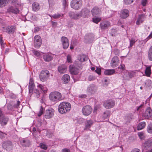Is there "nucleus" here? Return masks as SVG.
<instances>
[{"label": "nucleus", "mask_w": 152, "mask_h": 152, "mask_svg": "<svg viewBox=\"0 0 152 152\" xmlns=\"http://www.w3.org/2000/svg\"><path fill=\"white\" fill-rule=\"evenodd\" d=\"M71 108V105L70 103L63 102H61L59 105L58 110L60 113L63 114L69 112Z\"/></svg>", "instance_id": "nucleus-1"}, {"label": "nucleus", "mask_w": 152, "mask_h": 152, "mask_svg": "<svg viewBox=\"0 0 152 152\" xmlns=\"http://www.w3.org/2000/svg\"><path fill=\"white\" fill-rule=\"evenodd\" d=\"M49 97L51 101L55 103L63 99L61 93L57 91L51 92L49 94Z\"/></svg>", "instance_id": "nucleus-2"}, {"label": "nucleus", "mask_w": 152, "mask_h": 152, "mask_svg": "<svg viewBox=\"0 0 152 152\" xmlns=\"http://www.w3.org/2000/svg\"><path fill=\"white\" fill-rule=\"evenodd\" d=\"M82 4V0H72L71 2L70 5L72 8L77 10L81 7Z\"/></svg>", "instance_id": "nucleus-3"}, {"label": "nucleus", "mask_w": 152, "mask_h": 152, "mask_svg": "<svg viewBox=\"0 0 152 152\" xmlns=\"http://www.w3.org/2000/svg\"><path fill=\"white\" fill-rule=\"evenodd\" d=\"M49 72L48 70H42L40 73L39 78L41 81L44 82L49 77Z\"/></svg>", "instance_id": "nucleus-4"}, {"label": "nucleus", "mask_w": 152, "mask_h": 152, "mask_svg": "<svg viewBox=\"0 0 152 152\" xmlns=\"http://www.w3.org/2000/svg\"><path fill=\"white\" fill-rule=\"evenodd\" d=\"M87 57L85 55H80L79 56L75 64L79 68H81L80 65L82 63L87 60Z\"/></svg>", "instance_id": "nucleus-5"}, {"label": "nucleus", "mask_w": 152, "mask_h": 152, "mask_svg": "<svg viewBox=\"0 0 152 152\" xmlns=\"http://www.w3.org/2000/svg\"><path fill=\"white\" fill-rule=\"evenodd\" d=\"M92 111V108L89 105L85 106L82 109V112L83 114L86 116H87L90 114Z\"/></svg>", "instance_id": "nucleus-6"}, {"label": "nucleus", "mask_w": 152, "mask_h": 152, "mask_svg": "<svg viewBox=\"0 0 152 152\" xmlns=\"http://www.w3.org/2000/svg\"><path fill=\"white\" fill-rule=\"evenodd\" d=\"M42 44L41 37L38 35H36L34 38V45L36 48H39Z\"/></svg>", "instance_id": "nucleus-7"}, {"label": "nucleus", "mask_w": 152, "mask_h": 152, "mask_svg": "<svg viewBox=\"0 0 152 152\" xmlns=\"http://www.w3.org/2000/svg\"><path fill=\"white\" fill-rule=\"evenodd\" d=\"M115 104V101L114 100L112 99H109L105 101L103 105L106 108L109 109L113 107Z\"/></svg>", "instance_id": "nucleus-8"}, {"label": "nucleus", "mask_w": 152, "mask_h": 152, "mask_svg": "<svg viewBox=\"0 0 152 152\" xmlns=\"http://www.w3.org/2000/svg\"><path fill=\"white\" fill-rule=\"evenodd\" d=\"M54 114V110L52 108L47 110L45 113L44 117L46 119L52 118Z\"/></svg>", "instance_id": "nucleus-9"}, {"label": "nucleus", "mask_w": 152, "mask_h": 152, "mask_svg": "<svg viewBox=\"0 0 152 152\" xmlns=\"http://www.w3.org/2000/svg\"><path fill=\"white\" fill-rule=\"evenodd\" d=\"M42 58L45 61L48 62L53 59V55L50 53H44L42 55Z\"/></svg>", "instance_id": "nucleus-10"}, {"label": "nucleus", "mask_w": 152, "mask_h": 152, "mask_svg": "<svg viewBox=\"0 0 152 152\" xmlns=\"http://www.w3.org/2000/svg\"><path fill=\"white\" fill-rule=\"evenodd\" d=\"M119 59L117 56H114L111 59L110 66L113 68L117 66L119 64Z\"/></svg>", "instance_id": "nucleus-11"}, {"label": "nucleus", "mask_w": 152, "mask_h": 152, "mask_svg": "<svg viewBox=\"0 0 152 152\" xmlns=\"http://www.w3.org/2000/svg\"><path fill=\"white\" fill-rule=\"evenodd\" d=\"M143 117L145 119H148L152 116V110L150 108L148 107L143 114Z\"/></svg>", "instance_id": "nucleus-12"}, {"label": "nucleus", "mask_w": 152, "mask_h": 152, "mask_svg": "<svg viewBox=\"0 0 152 152\" xmlns=\"http://www.w3.org/2000/svg\"><path fill=\"white\" fill-rule=\"evenodd\" d=\"M8 121V118L4 116L0 109V122L2 125H5Z\"/></svg>", "instance_id": "nucleus-13"}, {"label": "nucleus", "mask_w": 152, "mask_h": 152, "mask_svg": "<svg viewBox=\"0 0 152 152\" xmlns=\"http://www.w3.org/2000/svg\"><path fill=\"white\" fill-rule=\"evenodd\" d=\"M61 41L64 49L67 48L69 45V43L68 39L66 37H62L61 39Z\"/></svg>", "instance_id": "nucleus-14"}, {"label": "nucleus", "mask_w": 152, "mask_h": 152, "mask_svg": "<svg viewBox=\"0 0 152 152\" xmlns=\"http://www.w3.org/2000/svg\"><path fill=\"white\" fill-rule=\"evenodd\" d=\"M100 25L102 30H105L110 26V23L108 21H104L101 22Z\"/></svg>", "instance_id": "nucleus-15"}, {"label": "nucleus", "mask_w": 152, "mask_h": 152, "mask_svg": "<svg viewBox=\"0 0 152 152\" xmlns=\"http://www.w3.org/2000/svg\"><path fill=\"white\" fill-rule=\"evenodd\" d=\"M2 145L3 148L7 150H11L13 147L12 142L10 141H7L4 142Z\"/></svg>", "instance_id": "nucleus-16"}, {"label": "nucleus", "mask_w": 152, "mask_h": 152, "mask_svg": "<svg viewBox=\"0 0 152 152\" xmlns=\"http://www.w3.org/2000/svg\"><path fill=\"white\" fill-rule=\"evenodd\" d=\"M16 28L15 25L8 26L6 28V32L9 34H13L15 31Z\"/></svg>", "instance_id": "nucleus-17"}, {"label": "nucleus", "mask_w": 152, "mask_h": 152, "mask_svg": "<svg viewBox=\"0 0 152 152\" xmlns=\"http://www.w3.org/2000/svg\"><path fill=\"white\" fill-rule=\"evenodd\" d=\"M96 90V87L94 84L90 85L88 87L87 91L91 94H94Z\"/></svg>", "instance_id": "nucleus-18"}, {"label": "nucleus", "mask_w": 152, "mask_h": 152, "mask_svg": "<svg viewBox=\"0 0 152 152\" xmlns=\"http://www.w3.org/2000/svg\"><path fill=\"white\" fill-rule=\"evenodd\" d=\"M90 11L88 9L84 8L80 12V16L84 18L87 17L89 15Z\"/></svg>", "instance_id": "nucleus-19"}, {"label": "nucleus", "mask_w": 152, "mask_h": 152, "mask_svg": "<svg viewBox=\"0 0 152 152\" xmlns=\"http://www.w3.org/2000/svg\"><path fill=\"white\" fill-rule=\"evenodd\" d=\"M129 11L127 10H123L121 11L120 16L122 18H126L129 16Z\"/></svg>", "instance_id": "nucleus-20"}, {"label": "nucleus", "mask_w": 152, "mask_h": 152, "mask_svg": "<svg viewBox=\"0 0 152 152\" xmlns=\"http://www.w3.org/2000/svg\"><path fill=\"white\" fill-rule=\"evenodd\" d=\"M69 16L70 18L74 20H77L80 17V13H75L73 12H70L69 13Z\"/></svg>", "instance_id": "nucleus-21"}, {"label": "nucleus", "mask_w": 152, "mask_h": 152, "mask_svg": "<svg viewBox=\"0 0 152 152\" xmlns=\"http://www.w3.org/2000/svg\"><path fill=\"white\" fill-rule=\"evenodd\" d=\"M93 121L91 120H86L85 122L84 130H86L89 129L91 127V126L93 124Z\"/></svg>", "instance_id": "nucleus-22"}, {"label": "nucleus", "mask_w": 152, "mask_h": 152, "mask_svg": "<svg viewBox=\"0 0 152 152\" xmlns=\"http://www.w3.org/2000/svg\"><path fill=\"white\" fill-rule=\"evenodd\" d=\"M69 70L71 74L72 75H77L78 73V69L72 65L69 66Z\"/></svg>", "instance_id": "nucleus-23"}, {"label": "nucleus", "mask_w": 152, "mask_h": 152, "mask_svg": "<svg viewBox=\"0 0 152 152\" xmlns=\"http://www.w3.org/2000/svg\"><path fill=\"white\" fill-rule=\"evenodd\" d=\"M34 86V80L30 78L28 86L29 92L30 93H31L33 92Z\"/></svg>", "instance_id": "nucleus-24"}, {"label": "nucleus", "mask_w": 152, "mask_h": 152, "mask_svg": "<svg viewBox=\"0 0 152 152\" xmlns=\"http://www.w3.org/2000/svg\"><path fill=\"white\" fill-rule=\"evenodd\" d=\"M20 142L21 145L23 146H29L30 143L29 140L25 139L20 140Z\"/></svg>", "instance_id": "nucleus-25"}, {"label": "nucleus", "mask_w": 152, "mask_h": 152, "mask_svg": "<svg viewBox=\"0 0 152 152\" xmlns=\"http://www.w3.org/2000/svg\"><path fill=\"white\" fill-rule=\"evenodd\" d=\"M58 70L61 73H65L67 70V67L64 65H61L58 67Z\"/></svg>", "instance_id": "nucleus-26"}, {"label": "nucleus", "mask_w": 152, "mask_h": 152, "mask_svg": "<svg viewBox=\"0 0 152 152\" xmlns=\"http://www.w3.org/2000/svg\"><path fill=\"white\" fill-rule=\"evenodd\" d=\"M70 78V76L69 75L65 74L62 78V81L64 83H67L69 82Z\"/></svg>", "instance_id": "nucleus-27"}, {"label": "nucleus", "mask_w": 152, "mask_h": 152, "mask_svg": "<svg viewBox=\"0 0 152 152\" xmlns=\"http://www.w3.org/2000/svg\"><path fill=\"white\" fill-rule=\"evenodd\" d=\"M7 11L9 12L17 14L19 12V10L17 8H14L12 7H9L7 9Z\"/></svg>", "instance_id": "nucleus-28"}, {"label": "nucleus", "mask_w": 152, "mask_h": 152, "mask_svg": "<svg viewBox=\"0 0 152 152\" xmlns=\"http://www.w3.org/2000/svg\"><path fill=\"white\" fill-rule=\"evenodd\" d=\"M91 12L92 15L94 16L98 15L100 12V11L98 7H94L91 10Z\"/></svg>", "instance_id": "nucleus-29"}, {"label": "nucleus", "mask_w": 152, "mask_h": 152, "mask_svg": "<svg viewBox=\"0 0 152 152\" xmlns=\"http://www.w3.org/2000/svg\"><path fill=\"white\" fill-rule=\"evenodd\" d=\"M115 72V69H108L105 70L104 72V74L107 75H110L114 74Z\"/></svg>", "instance_id": "nucleus-30"}, {"label": "nucleus", "mask_w": 152, "mask_h": 152, "mask_svg": "<svg viewBox=\"0 0 152 152\" xmlns=\"http://www.w3.org/2000/svg\"><path fill=\"white\" fill-rule=\"evenodd\" d=\"M144 16L143 15H139L136 22L137 25H139L144 20Z\"/></svg>", "instance_id": "nucleus-31"}, {"label": "nucleus", "mask_w": 152, "mask_h": 152, "mask_svg": "<svg viewBox=\"0 0 152 152\" xmlns=\"http://www.w3.org/2000/svg\"><path fill=\"white\" fill-rule=\"evenodd\" d=\"M9 1L10 0H0V8L5 7Z\"/></svg>", "instance_id": "nucleus-32"}, {"label": "nucleus", "mask_w": 152, "mask_h": 152, "mask_svg": "<svg viewBox=\"0 0 152 152\" xmlns=\"http://www.w3.org/2000/svg\"><path fill=\"white\" fill-rule=\"evenodd\" d=\"M151 66H147L145 71V73L146 76L147 77H150L151 73Z\"/></svg>", "instance_id": "nucleus-33"}, {"label": "nucleus", "mask_w": 152, "mask_h": 152, "mask_svg": "<svg viewBox=\"0 0 152 152\" xmlns=\"http://www.w3.org/2000/svg\"><path fill=\"white\" fill-rule=\"evenodd\" d=\"M32 7V10L34 11H37L39 9V4L37 2L33 3Z\"/></svg>", "instance_id": "nucleus-34"}, {"label": "nucleus", "mask_w": 152, "mask_h": 152, "mask_svg": "<svg viewBox=\"0 0 152 152\" xmlns=\"http://www.w3.org/2000/svg\"><path fill=\"white\" fill-rule=\"evenodd\" d=\"M110 112L108 110L104 112L102 115V118L104 119H107L110 115Z\"/></svg>", "instance_id": "nucleus-35"}, {"label": "nucleus", "mask_w": 152, "mask_h": 152, "mask_svg": "<svg viewBox=\"0 0 152 152\" xmlns=\"http://www.w3.org/2000/svg\"><path fill=\"white\" fill-rule=\"evenodd\" d=\"M38 87L40 88L43 93H45L47 92L48 89L45 86L39 84L38 86Z\"/></svg>", "instance_id": "nucleus-36"}, {"label": "nucleus", "mask_w": 152, "mask_h": 152, "mask_svg": "<svg viewBox=\"0 0 152 152\" xmlns=\"http://www.w3.org/2000/svg\"><path fill=\"white\" fill-rule=\"evenodd\" d=\"M145 126V123L144 122H142L140 123L137 126V129L139 130L142 129Z\"/></svg>", "instance_id": "nucleus-37"}, {"label": "nucleus", "mask_w": 152, "mask_h": 152, "mask_svg": "<svg viewBox=\"0 0 152 152\" xmlns=\"http://www.w3.org/2000/svg\"><path fill=\"white\" fill-rule=\"evenodd\" d=\"M12 2L14 3L15 5L17 7L23 6V4L20 2V0H12Z\"/></svg>", "instance_id": "nucleus-38"}, {"label": "nucleus", "mask_w": 152, "mask_h": 152, "mask_svg": "<svg viewBox=\"0 0 152 152\" xmlns=\"http://www.w3.org/2000/svg\"><path fill=\"white\" fill-rule=\"evenodd\" d=\"M51 18H53L54 19H58L59 18L61 17H63L64 14H61L59 13L55 14L52 15H50Z\"/></svg>", "instance_id": "nucleus-39"}, {"label": "nucleus", "mask_w": 152, "mask_h": 152, "mask_svg": "<svg viewBox=\"0 0 152 152\" xmlns=\"http://www.w3.org/2000/svg\"><path fill=\"white\" fill-rule=\"evenodd\" d=\"M148 58L149 59L152 61V46L150 48L148 52Z\"/></svg>", "instance_id": "nucleus-40"}, {"label": "nucleus", "mask_w": 152, "mask_h": 152, "mask_svg": "<svg viewBox=\"0 0 152 152\" xmlns=\"http://www.w3.org/2000/svg\"><path fill=\"white\" fill-rule=\"evenodd\" d=\"M33 94L34 96L37 98H39L40 96V93L39 91L37 89L34 90Z\"/></svg>", "instance_id": "nucleus-41"}, {"label": "nucleus", "mask_w": 152, "mask_h": 152, "mask_svg": "<svg viewBox=\"0 0 152 152\" xmlns=\"http://www.w3.org/2000/svg\"><path fill=\"white\" fill-rule=\"evenodd\" d=\"M148 132L150 133H152V124H149L147 127V129Z\"/></svg>", "instance_id": "nucleus-42"}, {"label": "nucleus", "mask_w": 152, "mask_h": 152, "mask_svg": "<svg viewBox=\"0 0 152 152\" xmlns=\"http://www.w3.org/2000/svg\"><path fill=\"white\" fill-rule=\"evenodd\" d=\"M32 52L37 56H39L40 55V52L35 49L32 50Z\"/></svg>", "instance_id": "nucleus-43"}, {"label": "nucleus", "mask_w": 152, "mask_h": 152, "mask_svg": "<svg viewBox=\"0 0 152 152\" xmlns=\"http://www.w3.org/2000/svg\"><path fill=\"white\" fill-rule=\"evenodd\" d=\"M101 20V18H94L92 19L93 21L96 23L99 22Z\"/></svg>", "instance_id": "nucleus-44"}, {"label": "nucleus", "mask_w": 152, "mask_h": 152, "mask_svg": "<svg viewBox=\"0 0 152 152\" xmlns=\"http://www.w3.org/2000/svg\"><path fill=\"white\" fill-rule=\"evenodd\" d=\"M43 112L44 108L42 106H41L40 107L39 112L38 113V116L39 117L41 116L43 113Z\"/></svg>", "instance_id": "nucleus-45"}, {"label": "nucleus", "mask_w": 152, "mask_h": 152, "mask_svg": "<svg viewBox=\"0 0 152 152\" xmlns=\"http://www.w3.org/2000/svg\"><path fill=\"white\" fill-rule=\"evenodd\" d=\"M130 45L129 47H131L134 45L135 43L136 42L135 39L134 38H132L130 39Z\"/></svg>", "instance_id": "nucleus-46"}, {"label": "nucleus", "mask_w": 152, "mask_h": 152, "mask_svg": "<svg viewBox=\"0 0 152 152\" xmlns=\"http://www.w3.org/2000/svg\"><path fill=\"white\" fill-rule=\"evenodd\" d=\"M138 135L141 139H143L145 138L144 133L142 132H140L138 133Z\"/></svg>", "instance_id": "nucleus-47"}, {"label": "nucleus", "mask_w": 152, "mask_h": 152, "mask_svg": "<svg viewBox=\"0 0 152 152\" xmlns=\"http://www.w3.org/2000/svg\"><path fill=\"white\" fill-rule=\"evenodd\" d=\"M145 144L148 146H152V140H148L145 142Z\"/></svg>", "instance_id": "nucleus-48"}, {"label": "nucleus", "mask_w": 152, "mask_h": 152, "mask_svg": "<svg viewBox=\"0 0 152 152\" xmlns=\"http://www.w3.org/2000/svg\"><path fill=\"white\" fill-rule=\"evenodd\" d=\"M128 73L129 76L131 78L133 77L135 75V72L133 71L129 72H128Z\"/></svg>", "instance_id": "nucleus-49"}, {"label": "nucleus", "mask_w": 152, "mask_h": 152, "mask_svg": "<svg viewBox=\"0 0 152 152\" xmlns=\"http://www.w3.org/2000/svg\"><path fill=\"white\" fill-rule=\"evenodd\" d=\"M134 0H124L125 3L127 4H132Z\"/></svg>", "instance_id": "nucleus-50"}, {"label": "nucleus", "mask_w": 152, "mask_h": 152, "mask_svg": "<svg viewBox=\"0 0 152 152\" xmlns=\"http://www.w3.org/2000/svg\"><path fill=\"white\" fill-rule=\"evenodd\" d=\"M40 146L42 148L45 150H46L47 148V146L45 144L42 143H40Z\"/></svg>", "instance_id": "nucleus-51"}, {"label": "nucleus", "mask_w": 152, "mask_h": 152, "mask_svg": "<svg viewBox=\"0 0 152 152\" xmlns=\"http://www.w3.org/2000/svg\"><path fill=\"white\" fill-rule=\"evenodd\" d=\"M148 0H142L141 1V4L143 6H146Z\"/></svg>", "instance_id": "nucleus-52"}, {"label": "nucleus", "mask_w": 152, "mask_h": 152, "mask_svg": "<svg viewBox=\"0 0 152 152\" xmlns=\"http://www.w3.org/2000/svg\"><path fill=\"white\" fill-rule=\"evenodd\" d=\"M67 60L68 62L72 63V62L71 57L70 55H67Z\"/></svg>", "instance_id": "nucleus-53"}, {"label": "nucleus", "mask_w": 152, "mask_h": 152, "mask_svg": "<svg viewBox=\"0 0 152 152\" xmlns=\"http://www.w3.org/2000/svg\"><path fill=\"white\" fill-rule=\"evenodd\" d=\"M6 135V134L4 133H3L0 131V137L2 138L5 137Z\"/></svg>", "instance_id": "nucleus-54"}, {"label": "nucleus", "mask_w": 152, "mask_h": 152, "mask_svg": "<svg viewBox=\"0 0 152 152\" xmlns=\"http://www.w3.org/2000/svg\"><path fill=\"white\" fill-rule=\"evenodd\" d=\"M152 38V31L151 32L148 36L145 39L146 41H148L150 39Z\"/></svg>", "instance_id": "nucleus-55"}, {"label": "nucleus", "mask_w": 152, "mask_h": 152, "mask_svg": "<svg viewBox=\"0 0 152 152\" xmlns=\"http://www.w3.org/2000/svg\"><path fill=\"white\" fill-rule=\"evenodd\" d=\"M131 152H140V150L139 149L135 148L133 149Z\"/></svg>", "instance_id": "nucleus-56"}, {"label": "nucleus", "mask_w": 152, "mask_h": 152, "mask_svg": "<svg viewBox=\"0 0 152 152\" xmlns=\"http://www.w3.org/2000/svg\"><path fill=\"white\" fill-rule=\"evenodd\" d=\"M88 79L89 81L92 80L94 79V77L93 76L90 75L88 77Z\"/></svg>", "instance_id": "nucleus-57"}, {"label": "nucleus", "mask_w": 152, "mask_h": 152, "mask_svg": "<svg viewBox=\"0 0 152 152\" xmlns=\"http://www.w3.org/2000/svg\"><path fill=\"white\" fill-rule=\"evenodd\" d=\"M79 97L80 98H85L87 97L86 94H81L79 95Z\"/></svg>", "instance_id": "nucleus-58"}, {"label": "nucleus", "mask_w": 152, "mask_h": 152, "mask_svg": "<svg viewBox=\"0 0 152 152\" xmlns=\"http://www.w3.org/2000/svg\"><path fill=\"white\" fill-rule=\"evenodd\" d=\"M95 72L99 75L101 74V70L100 69L97 68L95 70Z\"/></svg>", "instance_id": "nucleus-59"}, {"label": "nucleus", "mask_w": 152, "mask_h": 152, "mask_svg": "<svg viewBox=\"0 0 152 152\" xmlns=\"http://www.w3.org/2000/svg\"><path fill=\"white\" fill-rule=\"evenodd\" d=\"M51 23L52 26L53 27H56L57 24V23L56 22L52 21Z\"/></svg>", "instance_id": "nucleus-60"}, {"label": "nucleus", "mask_w": 152, "mask_h": 152, "mask_svg": "<svg viewBox=\"0 0 152 152\" xmlns=\"http://www.w3.org/2000/svg\"><path fill=\"white\" fill-rule=\"evenodd\" d=\"M53 134L50 133L49 132H48V133H47V135H46L49 138L51 137H52V136H53Z\"/></svg>", "instance_id": "nucleus-61"}, {"label": "nucleus", "mask_w": 152, "mask_h": 152, "mask_svg": "<svg viewBox=\"0 0 152 152\" xmlns=\"http://www.w3.org/2000/svg\"><path fill=\"white\" fill-rule=\"evenodd\" d=\"M62 3L65 7L67 6V2L66 0H63Z\"/></svg>", "instance_id": "nucleus-62"}, {"label": "nucleus", "mask_w": 152, "mask_h": 152, "mask_svg": "<svg viewBox=\"0 0 152 152\" xmlns=\"http://www.w3.org/2000/svg\"><path fill=\"white\" fill-rule=\"evenodd\" d=\"M120 68L122 70H124L125 69V65L124 64H121L120 65Z\"/></svg>", "instance_id": "nucleus-63"}, {"label": "nucleus", "mask_w": 152, "mask_h": 152, "mask_svg": "<svg viewBox=\"0 0 152 152\" xmlns=\"http://www.w3.org/2000/svg\"><path fill=\"white\" fill-rule=\"evenodd\" d=\"M31 18L32 20H37V18L35 15H32Z\"/></svg>", "instance_id": "nucleus-64"}]
</instances>
